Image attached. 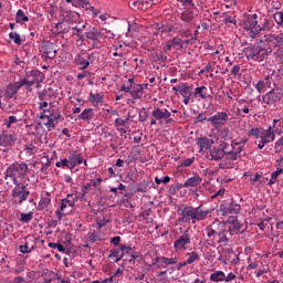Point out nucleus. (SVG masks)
<instances>
[{
	"instance_id": "79ce46f5",
	"label": "nucleus",
	"mask_w": 283,
	"mask_h": 283,
	"mask_svg": "<svg viewBox=\"0 0 283 283\" xmlns=\"http://www.w3.org/2000/svg\"><path fill=\"white\" fill-rule=\"evenodd\" d=\"M179 94H181V96H191V94H193V86L187 83H181Z\"/></svg>"
},
{
	"instance_id": "f03ea898",
	"label": "nucleus",
	"mask_w": 283,
	"mask_h": 283,
	"mask_svg": "<svg viewBox=\"0 0 283 283\" xmlns=\"http://www.w3.org/2000/svg\"><path fill=\"white\" fill-rule=\"evenodd\" d=\"M260 21L262 24L258 22V13L249 15L244 20L243 27L247 32H250V39H258L261 32H271V29L275 28V22L264 15L260 18Z\"/></svg>"
},
{
	"instance_id": "c9c22d12",
	"label": "nucleus",
	"mask_w": 283,
	"mask_h": 283,
	"mask_svg": "<svg viewBox=\"0 0 283 283\" xmlns=\"http://www.w3.org/2000/svg\"><path fill=\"white\" fill-rule=\"evenodd\" d=\"M200 182H202V178L200 176H193L188 178L185 184L184 187L189 188V187H198V185H200Z\"/></svg>"
},
{
	"instance_id": "20e7f679",
	"label": "nucleus",
	"mask_w": 283,
	"mask_h": 283,
	"mask_svg": "<svg viewBox=\"0 0 283 283\" xmlns=\"http://www.w3.org/2000/svg\"><path fill=\"white\" fill-rule=\"evenodd\" d=\"M248 136H254L256 140L259 139L258 149H264L269 143H273L275 140V130H272V127L269 126L266 129L251 128L248 132Z\"/></svg>"
},
{
	"instance_id": "3c124183",
	"label": "nucleus",
	"mask_w": 283,
	"mask_h": 283,
	"mask_svg": "<svg viewBox=\"0 0 283 283\" xmlns=\"http://www.w3.org/2000/svg\"><path fill=\"white\" fill-rule=\"evenodd\" d=\"M129 118H132V116L129 114L126 116L125 119L116 118L115 119V127H125L127 125V123H129Z\"/></svg>"
},
{
	"instance_id": "ddd939ff",
	"label": "nucleus",
	"mask_w": 283,
	"mask_h": 283,
	"mask_svg": "<svg viewBox=\"0 0 283 283\" xmlns=\"http://www.w3.org/2000/svg\"><path fill=\"white\" fill-rule=\"evenodd\" d=\"M174 264H178V258H166V256H156L153 260L151 266H156L157 269H167V266H171Z\"/></svg>"
},
{
	"instance_id": "aec40b11",
	"label": "nucleus",
	"mask_w": 283,
	"mask_h": 283,
	"mask_svg": "<svg viewBox=\"0 0 283 283\" xmlns=\"http://www.w3.org/2000/svg\"><path fill=\"white\" fill-rule=\"evenodd\" d=\"M14 135L8 134V133H2L0 135V147H4V149H10L12 145L15 143Z\"/></svg>"
},
{
	"instance_id": "72a5a7b5",
	"label": "nucleus",
	"mask_w": 283,
	"mask_h": 283,
	"mask_svg": "<svg viewBox=\"0 0 283 283\" xmlns=\"http://www.w3.org/2000/svg\"><path fill=\"white\" fill-rule=\"evenodd\" d=\"M240 103H244V104H240V107L237 108L238 116H244L247 114H250V115L253 114V113H251L249 102H247L244 99H241Z\"/></svg>"
},
{
	"instance_id": "4468645a",
	"label": "nucleus",
	"mask_w": 283,
	"mask_h": 283,
	"mask_svg": "<svg viewBox=\"0 0 283 283\" xmlns=\"http://www.w3.org/2000/svg\"><path fill=\"white\" fill-rule=\"evenodd\" d=\"M120 92H125L126 94H130L132 98H134V101H138L140 98H143V86H140V84H134L133 86H126L125 84H123L120 86Z\"/></svg>"
},
{
	"instance_id": "473e14b6",
	"label": "nucleus",
	"mask_w": 283,
	"mask_h": 283,
	"mask_svg": "<svg viewBox=\"0 0 283 283\" xmlns=\"http://www.w3.org/2000/svg\"><path fill=\"white\" fill-rule=\"evenodd\" d=\"M78 120L90 123L94 118V108H85L78 116Z\"/></svg>"
},
{
	"instance_id": "6ab92c4d",
	"label": "nucleus",
	"mask_w": 283,
	"mask_h": 283,
	"mask_svg": "<svg viewBox=\"0 0 283 283\" xmlns=\"http://www.w3.org/2000/svg\"><path fill=\"white\" fill-rule=\"evenodd\" d=\"M151 116L156 120H165V118H170L171 112H169V109H167V108H160L158 106H154Z\"/></svg>"
},
{
	"instance_id": "9d476101",
	"label": "nucleus",
	"mask_w": 283,
	"mask_h": 283,
	"mask_svg": "<svg viewBox=\"0 0 283 283\" xmlns=\"http://www.w3.org/2000/svg\"><path fill=\"white\" fill-rule=\"evenodd\" d=\"M189 244H191V233H189V230H186L182 235L174 242V249L175 251H187Z\"/></svg>"
},
{
	"instance_id": "de8ad7c7",
	"label": "nucleus",
	"mask_w": 283,
	"mask_h": 283,
	"mask_svg": "<svg viewBox=\"0 0 283 283\" xmlns=\"http://www.w3.org/2000/svg\"><path fill=\"white\" fill-rule=\"evenodd\" d=\"M21 83V87H25L27 92H32V85H34V82H31L27 77L19 80Z\"/></svg>"
},
{
	"instance_id": "9b49d317",
	"label": "nucleus",
	"mask_w": 283,
	"mask_h": 283,
	"mask_svg": "<svg viewBox=\"0 0 283 283\" xmlns=\"http://www.w3.org/2000/svg\"><path fill=\"white\" fill-rule=\"evenodd\" d=\"M41 56L44 60L54 59L56 56V44L51 41L43 42L40 48Z\"/></svg>"
},
{
	"instance_id": "bf43d9fd",
	"label": "nucleus",
	"mask_w": 283,
	"mask_h": 283,
	"mask_svg": "<svg viewBox=\"0 0 283 283\" xmlns=\"http://www.w3.org/2000/svg\"><path fill=\"white\" fill-rule=\"evenodd\" d=\"M274 149H275L276 154H280V151H282V149H283V136L275 142Z\"/></svg>"
},
{
	"instance_id": "c03bdc74",
	"label": "nucleus",
	"mask_w": 283,
	"mask_h": 283,
	"mask_svg": "<svg viewBox=\"0 0 283 283\" xmlns=\"http://www.w3.org/2000/svg\"><path fill=\"white\" fill-rule=\"evenodd\" d=\"M28 21H30V18H28V15H25L23 10L19 9L15 14V22L17 23H28Z\"/></svg>"
},
{
	"instance_id": "393cba45",
	"label": "nucleus",
	"mask_w": 283,
	"mask_h": 283,
	"mask_svg": "<svg viewBox=\"0 0 283 283\" xmlns=\"http://www.w3.org/2000/svg\"><path fill=\"white\" fill-rule=\"evenodd\" d=\"M195 98H202L207 101V98H211V93H209V88L207 86H198L195 88L193 92Z\"/></svg>"
},
{
	"instance_id": "e2e57ef3",
	"label": "nucleus",
	"mask_w": 283,
	"mask_h": 283,
	"mask_svg": "<svg viewBox=\"0 0 283 283\" xmlns=\"http://www.w3.org/2000/svg\"><path fill=\"white\" fill-rule=\"evenodd\" d=\"M77 65H81L82 70H87L90 67V60H85L83 57L78 59Z\"/></svg>"
},
{
	"instance_id": "37998d69",
	"label": "nucleus",
	"mask_w": 283,
	"mask_h": 283,
	"mask_svg": "<svg viewBox=\"0 0 283 283\" xmlns=\"http://www.w3.org/2000/svg\"><path fill=\"white\" fill-rule=\"evenodd\" d=\"M242 143H232V147H238L235 151H229L230 160H238V154L242 151Z\"/></svg>"
},
{
	"instance_id": "cd10ccee",
	"label": "nucleus",
	"mask_w": 283,
	"mask_h": 283,
	"mask_svg": "<svg viewBox=\"0 0 283 283\" xmlns=\"http://www.w3.org/2000/svg\"><path fill=\"white\" fill-rule=\"evenodd\" d=\"M207 238L209 239V242H211L212 245L218 244V235L219 231L213 229V226H208L206 228Z\"/></svg>"
},
{
	"instance_id": "7c9ffc66",
	"label": "nucleus",
	"mask_w": 283,
	"mask_h": 283,
	"mask_svg": "<svg viewBox=\"0 0 283 283\" xmlns=\"http://www.w3.org/2000/svg\"><path fill=\"white\" fill-rule=\"evenodd\" d=\"M224 158V150L220 148H212L210 150V155L208 156V160H222Z\"/></svg>"
},
{
	"instance_id": "680f3d73",
	"label": "nucleus",
	"mask_w": 283,
	"mask_h": 283,
	"mask_svg": "<svg viewBox=\"0 0 283 283\" xmlns=\"http://www.w3.org/2000/svg\"><path fill=\"white\" fill-rule=\"evenodd\" d=\"M256 92H259V94H261V92H263L264 87H268L266 83L262 80H260L255 85H254Z\"/></svg>"
},
{
	"instance_id": "338daca9",
	"label": "nucleus",
	"mask_w": 283,
	"mask_h": 283,
	"mask_svg": "<svg viewBox=\"0 0 283 283\" xmlns=\"http://www.w3.org/2000/svg\"><path fill=\"white\" fill-rule=\"evenodd\" d=\"M240 70H241L240 64L233 65L230 71L231 76H234V77L238 76V74H240Z\"/></svg>"
},
{
	"instance_id": "5701e85b",
	"label": "nucleus",
	"mask_w": 283,
	"mask_h": 283,
	"mask_svg": "<svg viewBox=\"0 0 283 283\" xmlns=\"http://www.w3.org/2000/svg\"><path fill=\"white\" fill-rule=\"evenodd\" d=\"M273 87L276 91L283 90V69L279 70L276 73L273 72Z\"/></svg>"
},
{
	"instance_id": "ea45409f",
	"label": "nucleus",
	"mask_w": 283,
	"mask_h": 283,
	"mask_svg": "<svg viewBox=\"0 0 283 283\" xmlns=\"http://www.w3.org/2000/svg\"><path fill=\"white\" fill-rule=\"evenodd\" d=\"M180 19L185 23H191V21H193L195 19L193 11L186 9L185 11L181 12Z\"/></svg>"
},
{
	"instance_id": "a18cd8bd",
	"label": "nucleus",
	"mask_w": 283,
	"mask_h": 283,
	"mask_svg": "<svg viewBox=\"0 0 283 283\" xmlns=\"http://www.w3.org/2000/svg\"><path fill=\"white\" fill-rule=\"evenodd\" d=\"M109 258H115V262H120L125 254L123 253V249H114L111 251Z\"/></svg>"
},
{
	"instance_id": "09e8293b",
	"label": "nucleus",
	"mask_w": 283,
	"mask_h": 283,
	"mask_svg": "<svg viewBox=\"0 0 283 283\" xmlns=\"http://www.w3.org/2000/svg\"><path fill=\"white\" fill-rule=\"evenodd\" d=\"M273 19H274L276 25H279V28H282V25H283V11H276L273 14Z\"/></svg>"
},
{
	"instance_id": "f8f14e48",
	"label": "nucleus",
	"mask_w": 283,
	"mask_h": 283,
	"mask_svg": "<svg viewBox=\"0 0 283 283\" xmlns=\"http://www.w3.org/2000/svg\"><path fill=\"white\" fill-rule=\"evenodd\" d=\"M227 120H229V114H227V112H218L207 119L216 129H220V127L227 125Z\"/></svg>"
},
{
	"instance_id": "0eeeda50",
	"label": "nucleus",
	"mask_w": 283,
	"mask_h": 283,
	"mask_svg": "<svg viewBox=\"0 0 283 283\" xmlns=\"http://www.w3.org/2000/svg\"><path fill=\"white\" fill-rule=\"evenodd\" d=\"M14 188L11 191V197L18 205H23L25 200L30 197V190L28 189V185H23L21 182L13 184Z\"/></svg>"
},
{
	"instance_id": "412c9836",
	"label": "nucleus",
	"mask_w": 283,
	"mask_h": 283,
	"mask_svg": "<svg viewBox=\"0 0 283 283\" xmlns=\"http://www.w3.org/2000/svg\"><path fill=\"white\" fill-rule=\"evenodd\" d=\"M50 205H52V195L50 192L42 193L38 203V211H45Z\"/></svg>"
},
{
	"instance_id": "dca6fc26",
	"label": "nucleus",
	"mask_w": 283,
	"mask_h": 283,
	"mask_svg": "<svg viewBox=\"0 0 283 283\" xmlns=\"http://www.w3.org/2000/svg\"><path fill=\"white\" fill-rule=\"evenodd\" d=\"M77 202H78V195H75V193L66 195V198L61 200V203H60L61 211H65L67 207H70L71 209H74Z\"/></svg>"
},
{
	"instance_id": "b1692460",
	"label": "nucleus",
	"mask_w": 283,
	"mask_h": 283,
	"mask_svg": "<svg viewBox=\"0 0 283 283\" xmlns=\"http://www.w3.org/2000/svg\"><path fill=\"white\" fill-rule=\"evenodd\" d=\"M171 48H178V50H182V48H185V42L180 38H174L166 43L164 50L167 52L171 50Z\"/></svg>"
},
{
	"instance_id": "5fc2aeb1",
	"label": "nucleus",
	"mask_w": 283,
	"mask_h": 283,
	"mask_svg": "<svg viewBox=\"0 0 283 283\" xmlns=\"http://www.w3.org/2000/svg\"><path fill=\"white\" fill-rule=\"evenodd\" d=\"M9 39L15 43V45H21V35L17 32H10L9 33Z\"/></svg>"
},
{
	"instance_id": "2eb2a0df",
	"label": "nucleus",
	"mask_w": 283,
	"mask_h": 283,
	"mask_svg": "<svg viewBox=\"0 0 283 283\" xmlns=\"http://www.w3.org/2000/svg\"><path fill=\"white\" fill-rule=\"evenodd\" d=\"M227 224H230L228 231L230 235H238L242 231V222L238 220V216H229L227 219Z\"/></svg>"
},
{
	"instance_id": "bb28decb",
	"label": "nucleus",
	"mask_w": 283,
	"mask_h": 283,
	"mask_svg": "<svg viewBox=\"0 0 283 283\" xmlns=\"http://www.w3.org/2000/svg\"><path fill=\"white\" fill-rule=\"evenodd\" d=\"M197 145L200 151H205V149H211V147L213 146V140L209 139V137H199L197 138Z\"/></svg>"
},
{
	"instance_id": "6e6552de",
	"label": "nucleus",
	"mask_w": 283,
	"mask_h": 283,
	"mask_svg": "<svg viewBox=\"0 0 283 283\" xmlns=\"http://www.w3.org/2000/svg\"><path fill=\"white\" fill-rule=\"evenodd\" d=\"M242 211V206L235 201L223 203L217 210L218 216H238Z\"/></svg>"
},
{
	"instance_id": "6e6d98bb",
	"label": "nucleus",
	"mask_w": 283,
	"mask_h": 283,
	"mask_svg": "<svg viewBox=\"0 0 283 283\" xmlns=\"http://www.w3.org/2000/svg\"><path fill=\"white\" fill-rule=\"evenodd\" d=\"M55 167H57V168H61V167L65 168V167H67L69 169H71L70 158L69 159L67 158H63L60 161H56Z\"/></svg>"
},
{
	"instance_id": "c85d7f7f",
	"label": "nucleus",
	"mask_w": 283,
	"mask_h": 283,
	"mask_svg": "<svg viewBox=\"0 0 283 283\" xmlns=\"http://www.w3.org/2000/svg\"><path fill=\"white\" fill-rule=\"evenodd\" d=\"M105 94L103 93H90L88 101L92 103L93 107H98L103 103Z\"/></svg>"
},
{
	"instance_id": "e433bc0d",
	"label": "nucleus",
	"mask_w": 283,
	"mask_h": 283,
	"mask_svg": "<svg viewBox=\"0 0 283 283\" xmlns=\"http://www.w3.org/2000/svg\"><path fill=\"white\" fill-rule=\"evenodd\" d=\"M28 240H30V237H27L24 244L19 245L20 253H22L23 255L32 253V251H34V244H30Z\"/></svg>"
},
{
	"instance_id": "774afa93",
	"label": "nucleus",
	"mask_w": 283,
	"mask_h": 283,
	"mask_svg": "<svg viewBox=\"0 0 283 283\" xmlns=\"http://www.w3.org/2000/svg\"><path fill=\"white\" fill-rule=\"evenodd\" d=\"M109 222L111 220L105 218L97 220V229L101 230L106 224H109Z\"/></svg>"
},
{
	"instance_id": "423d86ee",
	"label": "nucleus",
	"mask_w": 283,
	"mask_h": 283,
	"mask_svg": "<svg viewBox=\"0 0 283 283\" xmlns=\"http://www.w3.org/2000/svg\"><path fill=\"white\" fill-rule=\"evenodd\" d=\"M259 43L262 45V48H265V50H269L270 54H272L275 48H280V45H283V33L265 34L263 38L259 40Z\"/></svg>"
},
{
	"instance_id": "4be33fe9",
	"label": "nucleus",
	"mask_w": 283,
	"mask_h": 283,
	"mask_svg": "<svg viewBox=\"0 0 283 283\" xmlns=\"http://www.w3.org/2000/svg\"><path fill=\"white\" fill-rule=\"evenodd\" d=\"M69 165H71V169L77 165H83V154L73 150L69 156Z\"/></svg>"
},
{
	"instance_id": "69168bd1",
	"label": "nucleus",
	"mask_w": 283,
	"mask_h": 283,
	"mask_svg": "<svg viewBox=\"0 0 283 283\" xmlns=\"http://www.w3.org/2000/svg\"><path fill=\"white\" fill-rule=\"evenodd\" d=\"M38 98L40 102L48 101V98H50V95H48V91L44 90L42 92H38Z\"/></svg>"
},
{
	"instance_id": "7ed1b4c3",
	"label": "nucleus",
	"mask_w": 283,
	"mask_h": 283,
	"mask_svg": "<svg viewBox=\"0 0 283 283\" xmlns=\"http://www.w3.org/2000/svg\"><path fill=\"white\" fill-rule=\"evenodd\" d=\"M243 53L245 55L247 61H251L252 63H264L271 51L266 50L265 46L259 44H250L244 48Z\"/></svg>"
},
{
	"instance_id": "c756f323",
	"label": "nucleus",
	"mask_w": 283,
	"mask_h": 283,
	"mask_svg": "<svg viewBox=\"0 0 283 283\" xmlns=\"http://www.w3.org/2000/svg\"><path fill=\"white\" fill-rule=\"evenodd\" d=\"M29 76H31L32 80H30L31 83H43L45 81V74L39 70H32L29 73Z\"/></svg>"
},
{
	"instance_id": "49530a36",
	"label": "nucleus",
	"mask_w": 283,
	"mask_h": 283,
	"mask_svg": "<svg viewBox=\"0 0 283 283\" xmlns=\"http://www.w3.org/2000/svg\"><path fill=\"white\" fill-rule=\"evenodd\" d=\"M34 218V212L30 211L28 213L25 212H21L20 213V222H22L23 224H28V222H31V220Z\"/></svg>"
},
{
	"instance_id": "4c0bfd02",
	"label": "nucleus",
	"mask_w": 283,
	"mask_h": 283,
	"mask_svg": "<svg viewBox=\"0 0 283 283\" xmlns=\"http://www.w3.org/2000/svg\"><path fill=\"white\" fill-rule=\"evenodd\" d=\"M54 30L56 34H67V32H70V27L62 20L55 24Z\"/></svg>"
},
{
	"instance_id": "a211bd4d",
	"label": "nucleus",
	"mask_w": 283,
	"mask_h": 283,
	"mask_svg": "<svg viewBox=\"0 0 283 283\" xmlns=\"http://www.w3.org/2000/svg\"><path fill=\"white\" fill-rule=\"evenodd\" d=\"M60 19L64 23H76V19H78V13L65 9L60 10Z\"/></svg>"
},
{
	"instance_id": "a878e982",
	"label": "nucleus",
	"mask_w": 283,
	"mask_h": 283,
	"mask_svg": "<svg viewBox=\"0 0 283 283\" xmlns=\"http://www.w3.org/2000/svg\"><path fill=\"white\" fill-rule=\"evenodd\" d=\"M21 85L22 84L20 83V80L18 82L10 83L7 86L6 96L8 98H12L13 96H15V94L19 92V90H21Z\"/></svg>"
},
{
	"instance_id": "f3484780",
	"label": "nucleus",
	"mask_w": 283,
	"mask_h": 283,
	"mask_svg": "<svg viewBox=\"0 0 283 283\" xmlns=\"http://www.w3.org/2000/svg\"><path fill=\"white\" fill-rule=\"evenodd\" d=\"M42 277H48V280H51L50 283L54 282V280H57L56 283H70V279L62 277L61 274L52 270H44L42 272Z\"/></svg>"
},
{
	"instance_id": "a19ab883",
	"label": "nucleus",
	"mask_w": 283,
	"mask_h": 283,
	"mask_svg": "<svg viewBox=\"0 0 283 283\" xmlns=\"http://www.w3.org/2000/svg\"><path fill=\"white\" fill-rule=\"evenodd\" d=\"M52 116H54V114H52V111H48V114H41L40 118H48V123L45 124V127H48V129H52L54 128V118H52Z\"/></svg>"
},
{
	"instance_id": "864d4df0",
	"label": "nucleus",
	"mask_w": 283,
	"mask_h": 283,
	"mask_svg": "<svg viewBox=\"0 0 283 283\" xmlns=\"http://www.w3.org/2000/svg\"><path fill=\"white\" fill-rule=\"evenodd\" d=\"M24 151L29 154V156H34L36 154V146L34 144H28L24 146Z\"/></svg>"
},
{
	"instance_id": "f257e3e1",
	"label": "nucleus",
	"mask_w": 283,
	"mask_h": 283,
	"mask_svg": "<svg viewBox=\"0 0 283 283\" xmlns=\"http://www.w3.org/2000/svg\"><path fill=\"white\" fill-rule=\"evenodd\" d=\"M177 213L179 218L177 219L178 224H196V222H202L209 218L211 210H202V206L193 208L192 206H187L182 203L178 209Z\"/></svg>"
},
{
	"instance_id": "052dcab7",
	"label": "nucleus",
	"mask_w": 283,
	"mask_h": 283,
	"mask_svg": "<svg viewBox=\"0 0 283 283\" xmlns=\"http://www.w3.org/2000/svg\"><path fill=\"white\" fill-rule=\"evenodd\" d=\"M155 182H156V185H161V182H163L164 185H168V182H171V177L165 176L163 179L156 177V178H155Z\"/></svg>"
},
{
	"instance_id": "1a4fd4ad",
	"label": "nucleus",
	"mask_w": 283,
	"mask_h": 283,
	"mask_svg": "<svg viewBox=\"0 0 283 283\" xmlns=\"http://www.w3.org/2000/svg\"><path fill=\"white\" fill-rule=\"evenodd\" d=\"M259 101L266 107V105H275L279 101H282V93L277 88H272L268 93L259 97Z\"/></svg>"
},
{
	"instance_id": "0e129e2a",
	"label": "nucleus",
	"mask_w": 283,
	"mask_h": 283,
	"mask_svg": "<svg viewBox=\"0 0 283 283\" xmlns=\"http://www.w3.org/2000/svg\"><path fill=\"white\" fill-rule=\"evenodd\" d=\"M223 23H232L233 25H238V20L229 14H226L223 18Z\"/></svg>"
},
{
	"instance_id": "8fccbe9b",
	"label": "nucleus",
	"mask_w": 283,
	"mask_h": 283,
	"mask_svg": "<svg viewBox=\"0 0 283 283\" xmlns=\"http://www.w3.org/2000/svg\"><path fill=\"white\" fill-rule=\"evenodd\" d=\"M187 255L189 256L186 260L187 264H193V262H196L197 260H200V255L196 251L187 253Z\"/></svg>"
},
{
	"instance_id": "2f4dec72",
	"label": "nucleus",
	"mask_w": 283,
	"mask_h": 283,
	"mask_svg": "<svg viewBox=\"0 0 283 283\" xmlns=\"http://www.w3.org/2000/svg\"><path fill=\"white\" fill-rule=\"evenodd\" d=\"M86 39L90 41H98V39L103 38V33L97 28H91L88 32L85 33Z\"/></svg>"
},
{
	"instance_id": "603ef678",
	"label": "nucleus",
	"mask_w": 283,
	"mask_h": 283,
	"mask_svg": "<svg viewBox=\"0 0 283 283\" xmlns=\"http://www.w3.org/2000/svg\"><path fill=\"white\" fill-rule=\"evenodd\" d=\"M88 241L94 244V242L101 241V233L97 231L88 233Z\"/></svg>"
},
{
	"instance_id": "39448f33",
	"label": "nucleus",
	"mask_w": 283,
	"mask_h": 283,
	"mask_svg": "<svg viewBox=\"0 0 283 283\" xmlns=\"http://www.w3.org/2000/svg\"><path fill=\"white\" fill-rule=\"evenodd\" d=\"M28 171H30L28 164L15 161L11 164L4 171V180L11 178L13 185H17L20 182L19 178L20 180H23V178L28 176Z\"/></svg>"
},
{
	"instance_id": "4d7b16f0",
	"label": "nucleus",
	"mask_w": 283,
	"mask_h": 283,
	"mask_svg": "<svg viewBox=\"0 0 283 283\" xmlns=\"http://www.w3.org/2000/svg\"><path fill=\"white\" fill-rule=\"evenodd\" d=\"M49 247H50V249H57V251L60 253H65V247H63V244H61V243L50 242Z\"/></svg>"
},
{
	"instance_id": "58836bf2",
	"label": "nucleus",
	"mask_w": 283,
	"mask_h": 283,
	"mask_svg": "<svg viewBox=\"0 0 283 283\" xmlns=\"http://www.w3.org/2000/svg\"><path fill=\"white\" fill-rule=\"evenodd\" d=\"M210 282H224V272L218 270L210 274Z\"/></svg>"
},
{
	"instance_id": "13d9d810",
	"label": "nucleus",
	"mask_w": 283,
	"mask_h": 283,
	"mask_svg": "<svg viewBox=\"0 0 283 283\" xmlns=\"http://www.w3.org/2000/svg\"><path fill=\"white\" fill-rule=\"evenodd\" d=\"M49 105L50 104L48 103V101L39 102V109H41L43 114H48V112H52L50 108H48Z\"/></svg>"
},
{
	"instance_id": "f704fd0d",
	"label": "nucleus",
	"mask_w": 283,
	"mask_h": 283,
	"mask_svg": "<svg viewBox=\"0 0 283 283\" xmlns=\"http://www.w3.org/2000/svg\"><path fill=\"white\" fill-rule=\"evenodd\" d=\"M229 230H221L219 231L217 244H222L223 247H227L229 244Z\"/></svg>"
}]
</instances>
